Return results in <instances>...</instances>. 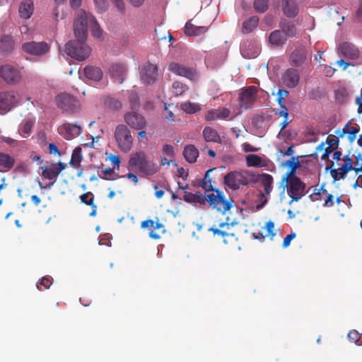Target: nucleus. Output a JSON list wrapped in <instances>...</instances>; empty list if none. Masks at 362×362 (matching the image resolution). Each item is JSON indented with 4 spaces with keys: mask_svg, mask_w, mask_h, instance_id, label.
Segmentation results:
<instances>
[{
    "mask_svg": "<svg viewBox=\"0 0 362 362\" xmlns=\"http://www.w3.org/2000/svg\"><path fill=\"white\" fill-rule=\"evenodd\" d=\"M88 25L90 26L91 33L94 37L97 38L101 37L103 31L96 19L92 14L87 13L83 10L79 11L78 17L74 23L75 36H80L86 40L88 35L87 28Z\"/></svg>",
    "mask_w": 362,
    "mask_h": 362,
    "instance_id": "obj_1",
    "label": "nucleus"
},
{
    "mask_svg": "<svg viewBox=\"0 0 362 362\" xmlns=\"http://www.w3.org/2000/svg\"><path fill=\"white\" fill-rule=\"evenodd\" d=\"M129 168L136 170L146 176H151L159 170V167L151 160L144 151L133 153L129 160Z\"/></svg>",
    "mask_w": 362,
    "mask_h": 362,
    "instance_id": "obj_2",
    "label": "nucleus"
},
{
    "mask_svg": "<svg viewBox=\"0 0 362 362\" xmlns=\"http://www.w3.org/2000/svg\"><path fill=\"white\" fill-rule=\"evenodd\" d=\"M76 40H71L66 44L65 52L67 55L78 61H84L91 53L90 47L86 43V40L76 36Z\"/></svg>",
    "mask_w": 362,
    "mask_h": 362,
    "instance_id": "obj_3",
    "label": "nucleus"
},
{
    "mask_svg": "<svg viewBox=\"0 0 362 362\" xmlns=\"http://www.w3.org/2000/svg\"><path fill=\"white\" fill-rule=\"evenodd\" d=\"M253 180L254 174L250 171H231L224 176V184L232 190H238L241 186H248Z\"/></svg>",
    "mask_w": 362,
    "mask_h": 362,
    "instance_id": "obj_4",
    "label": "nucleus"
},
{
    "mask_svg": "<svg viewBox=\"0 0 362 362\" xmlns=\"http://www.w3.org/2000/svg\"><path fill=\"white\" fill-rule=\"evenodd\" d=\"M115 137L118 148L124 153L130 151L133 144V137L129 128L124 124L117 126Z\"/></svg>",
    "mask_w": 362,
    "mask_h": 362,
    "instance_id": "obj_5",
    "label": "nucleus"
},
{
    "mask_svg": "<svg viewBox=\"0 0 362 362\" xmlns=\"http://www.w3.org/2000/svg\"><path fill=\"white\" fill-rule=\"evenodd\" d=\"M341 160L344 162L342 165L337 163L335 165L334 163L332 162L331 165L326 168V170H330L331 176L334 181L344 179L347 173L353 169V159L349 156H344Z\"/></svg>",
    "mask_w": 362,
    "mask_h": 362,
    "instance_id": "obj_6",
    "label": "nucleus"
},
{
    "mask_svg": "<svg viewBox=\"0 0 362 362\" xmlns=\"http://www.w3.org/2000/svg\"><path fill=\"white\" fill-rule=\"evenodd\" d=\"M216 193H211L205 197L206 202L218 211L225 213L230 210L233 202V199H226L222 191L216 189L214 190Z\"/></svg>",
    "mask_w": 362,
    "mask_h": 362,
    "instance_id": "obj_7",
    "label": "nucleus"
},
{
    "mask_svg": "<svg viewBox=\"0 0 362 362\" xmlns=\"http://www.w3.org/2000/svg\"><path fill=\"white\" fill-rule=\"evenodd\" d=\"M287 192L291 197L289 204L299 201L308 192L305 191L306 185L300 178L293 179L292 181L286 183Z\"/></svg>",
    "mask_w": 362,
    "mask_h": 362,
    "instance_id": "obj_8",
    "label": "nucleus"
},
{
    "mask_svg": "<svg viewBox=\"0 0 362 362\" xmlns=\"http://www.w3.org/2000/svg\"><path fill=\"white\" fill-rule=\"evenodd\" d=\"M139 75L141 81L146 84L150 85L154 83L158 76V69L157 65L153 64L149 62L144 63L139 67Z\"/></svg>",
    "mask_w": 362,
    "mask_h": 362,
    "instance_id": "obj_9",
    "label": "nucleus"
},
{
    "mask_svg": "<svg viewBox=\"0 0 362 362\" xmlns=\"http://www.w3.org/2000/svg\"><path fill=\"white\" fill-rule=\"evenodd\" d=\"M56 103L58 107L69 113H75L79 110L80 106L78 101L74 96L66 93L58 95Z\"/></svg>",
    "mask_w": 362,
    "mask_h": 362,
    "instance_id": "obj_10",
    "label": "nucleus"
},
{
    "mask_svg": "<svg viewBox=\"0 0 362 362\" xmlns=\"http://www.w3.org/2000/svg\"><path fill=\"white\" fill-rule=\"evenodd\" d=\"M18 102V95L15 91L0 93V114L10 111Z\"/></svg>",
    "mask_w": 362,
    "mask_h": 362,
    "instance_id": "obj_11",
    "label": "nucleus"
},
{
    "mask_svg": "<svg viewBox=\"0 0 362 362\" xmlns=\"http://www.w3.org/2000/svg\"><path fill=\"white\" fill-rule=\"evenodd\" d=\"M168 69L174 74L185 77L191 81H194L198 78V73L195 69L177 62L170 63Z\"/></svg>",
    "mask_w": 362,
    "mask_h": 362,
    "instance_id": "obj_12",
    "label": "nucleus"
},
{
    "mask_svg": "<svg viewBox=\"0 0 362 362\" xmlns=\"http://www.w3.org/2000/svg\"><path fill=\"white\" fill-rule=\"evenodd\" d=\"M257 87L250 86L243 88L240 94V105L245 109H249L252 107L257 99Z\"/></svg>",
    "mask_w": 362,
    "mask_h": 362,
    "instance_id": "obj_13",
    "label": "nucleus"
},
{
    "mask_svg": "<svg viewBox=\"0 0 362 362\" xmlns=\"http://www.w3.org/2000/svg\"><path fill=\"white\" fill-rule=\"evenodd\" d=\"M22 49L25 53L35 56H42L49 52L50 46L45 42L35 41L25 42L22 45Z\"/></svg>",
    "mask_w": 362,
    "mask_h": 362,
    "instance_id": "obj_14",
    "label": "nucleus"
},
{
    "mask_svg": "<svg viewBox=\"0 0 362 362\" xmlns=\"http://www.w3.org/2000/svg\"><path fill=\"white\" fill-rule=\"evenodd\" d=\"M67 167V164L59 161L57 163H52L49 165L42 166V175L47 180H56L59 173Z\"/></svg>",
    "mask_w": 362,
    "mask_h": 362,
    "instance_id": "obj_15",
    "label": "nucleus"
},
{
    "mask_svg": "<svg viewBox=\"0 0 362 362\" xmlns=\"http://www.w3.org/2000/svg\"><path fill=\"white\" fill-rule=\"evenodd\" d=\"M125 122L132 129L141 130L145 128L147 122L144 117L135 112H129L124 115Z\"/></svg>",
    "mask_w": 362,
    "mask_h": 362,
    "instance_id": "obj_16",
    "label": "nucleus"
},
{
    "mask_svg": "<svg viewBox=\"0 0 362 362\" xmlns=\"http://www.w3.org/2000/svg\"><path fill=\"white\" fill-rule=\"evenodd\" d=\"M0 75L8 83H16L21 78L19 71L10 65L2 66L0 69Z\"/></svg>",
    "mask_w": 362,
    "mask_h": 362,
    "instance_id": "obj_17",
    "label": "nucleus"
},
{
    "mask_svg": "<svg viewBox=\"0 0 362 362\" xmlns=\"http://www.w3.org/2000/svg\"><path fill=\"white\" fill-rule=\"evenodd\" d=\"M59 131L66 139L71 140L81 134L82 127L80 125L65 122L60 127Z\"/></svg>",
    "mask_w": 362,
    "mask_h": 362,
    "instance_id": "obj_18",
    "label": "nucleus"
},
{
    "mask_svg": "<svg viewBox=\"0 0 362 362\" xmlns=\"http://www.w3.org/2000/svg\"><path fill=\"white\" fill-rule=\"evenodd\" d=\"M281 81L286 87L290 88H295L299 83L300 74L296 69L289 68L282 74Z\"/></svg>",
    "mask_w": 362,
    "mask_h": 362,
    "instance_id": "obj_19",
    "label": "nucleus"
},
{
    "mask_svg": "<svg viewBox=\"0 0 362 362\" xmlns=\"http://www.w3.org/2000/svg\"><path fill=\"white\" fill-rule=\"evenodd\" d=\"M127 71V68L123 64H112L109 69V72L112 80L119 84L122 83L124 81Z\"/></svg>",
    "mask_w": 362,
    "mask_h": 362,
    "instance_id": "obj_20",
    "label": "nucleus"
},
{
    "mask_svg": "<svg viewBox=\"0 0 362 362\" xmlns=\"http://www.w3.org/2000/svg\"><path fill=\"white\" fill-rule=\"evenodd\" d=\"M230 110L226 107H218L209 110L205 116L207 121L217 120V119H227L232 120L233 117H230Z\"/></svg>",
    "mask_w": 362,
    "mask_h": 362,
    "instance_id": "obj_21",
    "label": "nucleus"
},
{
    "mask_svg": "<svg viewBox=\"0 0 362 362\" xmlns=\"http://www.w3.org/2000/svg\"><path fill=\"white\" fill-rule=\"evenodd\" d=\"M339 54L351 59H356L359 57L360 52L357 47L350 42H344L338 48Z\"/></svg>",
    "mask_w": 362,
    "mask_h": 362,
    "instance_id": "obj_22",
    "label": "nucleus"
},
{
    "mask_svg": "<svg viewBox=\"0 0 362 362\" xmlns=\"http://www.w3.org/2000/svg\"><path fill=\"white\" fill-rule=\"evenodd\" d=\"M307 59V50L304 47H296L290 54V64L294 66H301Z\"/></svg>",
    "mask_w": 362,
    "mask_h": 362,
    "instance_id": "obj_23",
    "label": "nucleus"
},
{
    "mask_svg": "<svg viewBox=\"0 0 362 362\" xmlns=\"http://www.w3.org/2000/svg\"><path fill=\"white\" fill-rule=\"evenodd\" d=\"M260 182L264 187V192L268 196L273 189L274 179L273 177L267 173L255 175L254 174V180L252 183Z\"/></svg>",
    "mask_w": 362,
    "mask_h": 362,
    "instance_id": "obj_24",
    "label": "nucleus"
},
{
    "mask_svg": "<svg viewBox=\"0 0 362 362\" xmlns=\"http://www.w3.org/2000/svg\"><path fill=\"white\" fill-rule=\"evenodd\" d=\"M282 11L288 18H294L298 13V5L296 0H283Z\"/></svg>",
    "mask_w": 362,
    "mask_h": 362,
    "instance_id": "obj_25",
    "label": "nucleus"
},
{
    "mask_svg": "<svg viewBox=\"0 0 362 362\" xmlns=\"http://www.w3.org/2000/svg\"><path fill=\"white\" fill-rule=\"evenodd\" d=\"M230 229V224L227 222H222L219 223L218 227L212 226L209 229V231L213 233L214 235H221L223 238V242L227 243L226 238L229 236H234V234L232 233H229L228 230Z\"/></svg>",
    "mask_w": 362,
    "mask_h": 362,
    "instance_id": "obj_26",
    "label": "nucleus"
},
{
    "mask_svg": "<svg viewBox=\"0 0 362 362\" xmlns=\"http://www.w3.org/2000/svg\"><path fill=\"white\" fill-rule=\"evenodd\" d=\"M359 132V128L357 126H351L350 122H348L342 129V130H337L336 134L339 137H343L347 135L349 141L352 142L355 140L356 134Z\"/></svg>",
    "mask_w": 362,
    "mask_h": 362,
    "instance_id": "obj_27",
    "label": "nucleus"
},
{
    "mask_svg": "<svg viewBox=\"0 0 362 362\" xmlns=\"http://www.w3.org/2000/svg\"><path fill=\"white\" fill-rule=\"evenodd\" d=\"M34 11V4L32 0H25L18 8L19 15L24 19H28L31 17Z\"/></svg>",
    "mask_w": 362,
    "mask_h": 362,
    "instance_id": "obj_28",
    "label": "nucleus"
},
{
    "mask_svg": "<svg viewBox=\"0 0 362 362\" xmlns=\"http://www.w3.org/2000/svg\"><path fill=\"white\" fill-rule=\"evenodd\" d=\"M84 74L90 80L100 81L103 76L102 70L95 66H87L84 68Z\"/></svg>",
    "mask_w": 362,
    "mask_h": 362,
    "instance_id": "obj_29",
    "label": "nucleus"
},
{
    "mask_svg": "<svg viewBox=\"0 0 362 362\" xmlns=\"http://www.w3.org/2000/svg\"><path fill=\"white\" fill-rule=\"evenodd\" d=\"M279 28L286 37H293L297 35V30L295 25L284 18L281 19L279 21Z\"/></svg>",
    "mask_w": 362,
    "mask_h": 362,
    "instance_id": "obj_30",
    "label": "nucleus"
},
{
    "mask_svg": "<svg viewBox=\"0 0 362 362\" xmlns=\"http://www.w3.org/2000/svg\"><path fill=\"white\" fill-rule=\"evenodd\" d=\"M15 158L6 153L0 152V168H2L1 171L8 172L11 170L14 165Z\"/></svg>",
    "mask_w": 362,
    "mask_h": 362,
    "instance_id": "obj_31",
    "label": "nucleus"
},
{
    "mask_svg": "<svg viewBox=\"0 0 362 362\" xmlns=\"http://www.w3.org/2000/svg\"><path fill=\"white\" fill-rule=\"evenodd\" d=\"M183 200L191 204H199L200 205H204L206 204L205 196L199 192H197L196 193L185 192L183 196Z\"/></svg>",
    "mask_w": 362,
    "mask_h": 362,
    "instance_id": "obj_32",
    "label": "nucleus"
},
{
    "mask_svg": "<svg viewBox=\"0 0 362 362\" xmlns=\"http://www.w3.org/2000/svg\"><path fill=\"white\" fill-rule=\"evenodd\" d=\"M208 28L204 26H195L189 21L186 23L184 32L188 36H197L206 32Z\"/></svg>",
    "mask_w": 362,
    "mask_h": 362,
    "instance_id": "obj_33",
    "label": "nucleus"
},
{
    "mask_svg": "<svg viewBox=\"0 0 362 362\" xmlns=\"http://www.w3.org/2000/svg\"><path fill=\"white\" fill-rule=\"evenodd\" d=\"M268 41L273 45L281 46L286 42V37L281 30H276L270 33Z\"/></svg>",
    "mask_w": 362,
    "mask_h": 362,
    "instance_id": "obj_34",
    "label": "nucleus"
},
{
    "mask_svg": "<svg viewBox=\"0 0 362 362\" xmlns=\"http://www.w3.org/2000/svg\"><path fill=\"white\" fill-rule=\"evenodd\" d=\"M183 156L187 162L193 163L199 156V151L194 145H187L183 150Z\"/></svg>",
    "mask_w": 362,
    "mask_h": 362,
    "instance_id": "obj_35",
    "label": "nucleus"
},
{
    "mask_svg": "<svg viewBox=\"0 0 362 362\" xmlns=\"http://www.w3.org/2000/svg\"><path fill=\"white\" fill-rule=\"evenodd\" d=\"M203 136L206 142L221 143V141L218 132L210 127H206L204 129Z\"/></svg>",
    "mask_w": 362,
    "mask_h": 362,
    "instance_id": "obj_36",
    "label": "nucleus"
},
{
    "mask_svg": "<svg viewBox=\"0 0 362 362\" xmlns=\"http://www.w3.org/2000/svg\"><path fill=\"white\" fill-rule=\"evenodd\" d=\"M259 17L253 16L243 23L242 31L243 33L248 34L252 33L259 24Z\"/></svg>",
    "mask_w": 362,
    "mask_h": 362,
    "instance_id": "obj_37",
    "label": "nucleus"
},
{
    "mask_svg": "<svg viewBox=\"0 0 362 362\" xmlns=\"http://www.w3.org/2000/svg\"><path fill=\"white\" fill-rule=\"evenodd\" d=\"M14 47V40L11 35H4L0 39V49L4 52H11Z\"/></svg>",
    "mask_w": 362,
    "mask_h": 362,
    "instance_id": "obj_38",
    "label": "nucleus"
},
{
    "mask_svg": "<svg viewBox=\"0 0 362 362\" xmlns=\"http://www.w3.org/2000/svg\"><path fill=\"white\" fill-rule=\"evenodd\" d=\"M317 192H314L313 194L310 195V197L314 201L316 199L313 198L314 196H320L321 194H326L327 199L325 200L324 206L326 207H331L334 205V197L332 194H329L327 191L322 187L317 189Z\"/></svg>",
    "mask_w": 362,
    "mask_h": 362,
    "instance_id": "obj_39",
    "label": "nucleus"
},
{
    "mask_svg": "<svg viewBox=\"0 0 362 362\" xmlns=\"http://www.w3.org/2000/svg\"><path fill=\"white\" fill-rule=\"evenodd\" d=\"M246 164L248 167H262L264 166V160L256 154H250L245 157Z\"/></svg>",
    "mask_w": 362,
    "mask_h": 362,
    "instance_id": "obj_40",
    "label": "nucleus"
},
{
    "mask_svg": "<svg viewBox=\"0 0 362 362\" xmlns=\"http://www.w3.org/2000/svg\"><path fill=\"white\" fill-rule=\"evenodd\" d=\"M83 159V156L81 155V148L76 147L72 152L71 158L69 161V164L73 167L77 168L81 165V162Z\"/></svg>",
    "mask_w": 362,
    "mask_h": 362,
    "instance_id": "obj_41",
    "label": "nucleus"
},
{
    "mask_svg": "<svg viewBox=\"0 0 362 362\" xmlns=\"http://www.w3.org/2000/svg\"><path fill=\"white\" fill-rule=\"evenodd\" d=\"M214 170V169H209V170H208L206 172L204 178L202 180V185H201V186L206 192L214 190V187L212 185V179L210 177V173Z\"/></svg>",
    "mask_w": 362,
    "mask_h": 362,
    "instance_id": "obj_42",
    "label": "nucleus"
},
{
    "mask_svg": "<svg viewBox=\"0 0 362 362\" xmlns=\"http://www.w3.org/2000/svg\"><path fill=\"white\" fill-rule=\"evenodd\" d=\"M180 107L181 109L187 114H194L201 110L199 104L192 102L182 103Z\"/></svg>",
    "mask_w": 362,
    "mask_h": 362,
    "instance_id": "obj_43",
    "label": "nucleus"
},
{
    "mask_svg": "<svg viewBox=\"0 0 362 362\" xmlns=\"http://www.w3.org/2000/svg\"><path fill=\"white\" fill-rule=\"evenodd\" d=\"M187 89V86L180 81H175L172 85V92L176 96L182 95Z\"/></svg>",
    "mask_w": 362,
    "mask_h": 362,
    "instance_id": "obj_44",
    "label": "nucleus"
},
{
    "mask_svg": "<svg viewBox=\"0 0 362 362\" xmlns=\"http://www.w3.org/2000/svg\"><path fill=\"white\" fill-rule=\"evenodd\" d=\"M335 96L337 100L340 103H346L349 98V93L344 88H338L335 91Z\"/></svg>",
    "mask_w": 362,
    "mask_h": 362,
    "instance_id": "obj_45",
    "label": "nucleus"
},
{
    "mask_svg": "<svg viewBox=\"0 0 362 362\" xmlns=\"http://www.w3.org/2000/svg\"><path fill=\"white\" fill-rule=\"evenodd\" d=\"M269 8V0H255L254 8L258 13H264Z\"/></svg>",
    "mask_w": 362,
    "mask_h": 362,
    "instance_id": "obj_46",
    "label": "nucleus"
},
{
    "mask_svg": "<svg viewBox=\"0 0 362 362\" xmlns=\"http://www.w3.org/2000/svg\"><path fill=\"white\" fill-rule=\"evenodd\" d=\"M348 338L351 342L360 346L362 345V335L355 329L350 331L348 334Z\"/></svg>",
    "mask_w": 362,
    "mask_h": 362,
    "instance_id": "obj_47",
    "label": "nucleus"
},
{
    "mask_svg": "<svg viewBox=\"0 0 362 362\" xmlns=\"http://www.w3.org/2000/svg\"><path fill=\"white\" fill-rule=\"evenodd\" d=\"M297 170V165L292 168L291 169H289V170L284 175V177L281 179L282 183H287L293 180V179L299 178L296 175Z\"/></svg>",
    "mask_w": 362,
    "mask_h": 362,
    "instance_id": "obj_48",
    "label": "nucleus"
},
{
    "mask_svg": "<svg viewBox=\"0 0 362 362\" xmlns=\"http://www.w3.org/2000/svg\"><path fill=\"white\" fill-rule=\"evenodd\" d=\"M266 196L267 194H265V192L264 193L262 191H259L257 199V210L262 209L267 203L268 199Z\"/></svg>",
    "mask_w": 362,
    "mask_h": 362,
    "instance_id": "obj_49",
    "label": "nucleus"
},
{
    "mask_svg": "<svg viewBox=\"0 0 362 362\" xmlns=\"http://www.w3.org/2000/svg\"><path fill=\"white\" fill-rule=\"evenodd\" d=\"M80 199L82 203L90 206L94 203V195L92 192H88L81 194Z\"/></svg>",
    "mask_w": 362,
    "mask_h": 362,
    "instance_id": "obj_50",
    "label": "nucleus"
},
{
    "mask_svg": "<svg viewBox=\"0 0 362 362\" xmlns=\"http://www.w3.org/2000/svg\"><path fill=\"white\" fill-rule=\"evenodd\" d=\"M105 105L112 110H119L122 107L121 103L115 98H109L105 100Z\"/></svg>",
    "mask_w": 362,
    "mask_h": 362,
    "instance_id": "obj_51",
    "label": "nucleus"
},
{
    "mask_svg": "<svg viewBox=\"0 0 362 362\" xmlns=\"http://www.w3.org/2000/svg\"><path fill=\"white\" fill-rule=\"evenodd\" d=\"M52 285V281L49 278L44 276L42 278L39 284H37V288L40 291L47 289Z\"/></svg>",
    "mask_w": 362,
    "mask_h": 362,
    "instance_id": "obj_52",
    "label": "nucleus"
},
{
    "mask_svg": "<svg viewBox=\"0 0 362 362\" xmlns=\"http://www.w3.org/2000/svg\"><path fill=\"white\" fill-rule=\"evenodd\" d=\"M103 175H100V178L103 180H115V178H112L111 177L115 174L114 168H106L102 171Z\"/></svg>",
    "mask_w": 362,
    "mask_h": 362,
    "instance_id": "obj_53",
    "label": "nucleus"
},
{
    "mask_svg": "<svg viewBox=\"0 0 362 362\" xmlns=\"http://www.w3.org/2000/svg\"><path fill=\"white\" fill-rule=\"evenodd\" d=\"M33 122L30 120L26 121L21 127V132L25 134H29L31 132Z\"/></svg>",
    "mask_w": 362,
    "mask_h": 362,
    "instance_id": "obj_54",
    "label": "nucleus"
},
{
    "mask_svg": "<svg viewBox=\"0 0 362 362\" xmlns=\"http://www.w3.org/2000/svg\"><path fill=\"white\" fill-rule=\"evenodd\" d=\"M94 2L100 12L105 11L107 8L108 3L107 0H94Z\"/></svg>",
    "mask_w": 362,
    "mask_h": 362,
    "instance_id": "obj_55",
    "label": "nucleus"
},
{
    "mask_svg": "<svg viewBox=\"0 0 362 362\" xmlns=\"http://www.w3.org/2000/svg\"><path fill=\"white\" fill-rule=\"evenodd\" d=\"M163 152L164 154L171 158H173L175 155L174 147L169 144H165L163 146Z\"/></svg>",
    "mask_w": 362,
    "mask_h": 362,
    "instance_id": "obj_56",
    "label": "nucleus"
},
{
    "mask_svg": "<svg viewBox=\"0 0 362 362\" xmlns=\"http://www.w3.org/2000/svg\"><path fill=\"white\" fill-rule=\"evenodd\" d=\"M265 228L267 231V234L266 235L271 236L272 238L275 235L274 230V223L272 221H269L266 223Z\"/></svg>",
    "mask_w": 362,
    "mask_h": 362,
    "instance_id": "obj_57",
    "label": "nucleus"
},
{
    "mask_svg": "<svg viewBox=\"0 0 362 362\" xmlns=\"http://www.w3.org/2000/svg\"><path fill=\"white\" fill-rule=\"evenodd\" d=\"M286 165L290 169H291L292 168L295 167L296 165H297V169H298L300 166V162L298 160V157H296V156H293L290 160H287L286 162Z\"/></svg>",
    "mask_w": 362,
    "mask_h": 362,
    "instance_id": "obj_58",
    "label": "nucleus"
},
{
    "mask_svg": "<svg viewBox=\"0 0 362 362\" xmlns=\"http://www.w3.org/2000/svg\"><path fill=\"white\" fill-rule=\"evenodd\" d=\"M296 237V233H291L288 235H287L284 238V240H283V247L284 248L287 247L289 246L290 243H291V241Z\"/></svg>",
    "mask_w": 362,
    "mask_h": 362,
    "instance_id": "obj_59",
    "label": "nucleus"
},
{
    "mask_svg": "<svg viewBox=\"0 0 362 362\" xmlns=\"http://www.w3.org/2000/svg\"><path fill=\"white\" fill-rule=\"evenodd\" d=\"M109 159L111 161V163L114 165V166H115L116 168L118 170L121 162L119 156L116 155H110Z\"/></svg>",
    "mask_w": 362,
    "mask_h": 362,
    "instance_id": "obj_60",
    "label": "nucleus"
},
{
    "mask_svg": "<svg viewBox=\"0 0 362 362\" xmlns=\"http://www.w3.org/2000/svg\"><path fill=\"white\" fill-rule=\"evenodd\" d=\"M48 150H49V153L50 154H54V155H57V156H61L60 151H59L57 146L54 143L49 144Z\"/></svg>",
    "mask_w": 362,
    "mask_h": 362,
    "instance_id": "obj_61",
    "label": "nucleus"
},
{
    "mask_svg": "<svg viewBox=\"0 0 362 362\" xmlns=\"http://www.w3.org/2000/svg\"><path fill=\"white\" fill-rule=\"evenodd\" d=\"M243 148L245 152H257L259 150V148L254 147L247 142L243 144Z\"/></svg>",
    "mask_w": 362,
    "mask_h": 362,
    "instance_id": "obj_62",
    "label": "nucleus"
},
{
    "mask_svg": "<svg viewBox=\"0 0 362 362\" xmlns=\"http://www.w3.org/2000/svg\"><path fill=\"white\" fill-rule=\"evenodd\" d=\"M327 144H328V147L334 148V150L337 148L338 140L334 138L328 137L327 139Z\"/></svg>",
    "mask_w": 362,
    "mask_h": 362,
    "instance_id": "obj_63",
    "label": "nucleus"
},
{
    "mask_svg": "<svg viewBox=\"0 0 362 362\" xmlns=\"http://www.w3.org/2000/svg\"><path fill=\"white\" fill-rule=\"evenodd\" d=\"M334 151V148H330V147H326L325 148V151H324V153H322V156H321V158L322 160H326V159H328L329 155L333 152Z\"/></svg>",
    "mask_w": 362,
    "mask_h": 362,
    "instance_id": "obj_64",
    "label": "nucleus"
}]
</instances>
